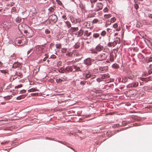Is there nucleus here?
Wrapping results in <instances>:
<instances>
[{
    "mask_svg": "<svg viewBox=\"0 0 152 152\" xmlns=\"http://www.w3.org/2000/svg\"><path fill=\"white\" fill-rule=\"evenodd\" d=\"M87 81H81L80 82V84L83 85H85Z\"/></svg>",
    "mask_w": 152,
    "mask_h": 152,
    "instance_id": "obj_39",
    "label": "nucleus"
},
{
    "mask_svg": "<svg viewBox=\"0 0 152 152\" xmlns=\"http://www.w3.org/2000/svg\"><path fill=\"white\" fill-rule=\"evenodd\" d=\"M58 71L61 73H64L65 72V70L62 67H61L58 69Z\"/></svg>",
    "mask_w": 152,
    "mask_h": 152,
    "instance_id": "obj_26",
    "label": "nucleus"
},
{
    "mask_svg": "<svg viewBox=\"0 0 152 152\" xmlns=\"http://www.w3.org/2000/svg\"><path fill=\"white\" fill-rule=\"evenodd\" d=\"M138 82H135L132 83V84L131 85V86L134 87H136L138 86Z\"/></svg>",
    "mask_w": 152,
    "mask_h": 152,
    "instance_id": "obj_20",
    "label": "nucleus"
},
{
    "mask_svg": "<svg viewBox=\"0 0 152 152\" xmlns=\"http://www.w3.org/2000/svg\"><path fill=\"white\" fill-rule=\"evenodd\" d=\"M66 24V25L67 27L68 28L71 27V24L68 21H66V22H65Z\"/></svg>",
    "mask_w": 152,
    "mask_h": 152,
    "instance_id": "obj_28",
    "label": "nucleus"
},
{
    "mask_svg": "<svg viewBox=\"0 0 152 152\" xmlns=\"http://www.w3.org/2000/svg\"><path fill=\"white\" fill-rule=\"evenodd\" d=\"M56 58V56L54 55V54H52L51 55L50 57L49 58V59H50V58L55 59Z\"/></svg>",
    "mask_w": 152,
    "mask_h": 152,
    "instance_id": "obj_35",
    "label": "nucleus"
},
{
    "mask_svg": "<svg viewBox=\"0 0 152 152\" xmlns=\"http://www.w3.org/2000/svg\"><path fill=\"white\" fill-rule=\"evenodd\" d=\"M48 57L46 56L45 57H44V58H43V61H45L46 60L47 58Z\"/></svg>",
    "mask_w": 152,
    "mask_h": 152,
    "instance_id": "obj_61",
    "label": "nucleus"
},
{
    "mask_svg": "<svg viewBox=\"0 0 152 152\" xmlns=\"http://www.w3.org/2000/svg\"><path fill=\"white\" fill-rule=\"evenodd\" d=\"M26 90L23 89V90H21V91H20V94L25 93H26Z\"/></svg>",
    "mask_w": 152,
    "mask_h": 152,
    "instance_id": "obj_44",
    "label": "nucleus"
},
{
    "mask_svg": "<svg viewBox=\"0 0 152 152\" xmlns=\"http://www.w3.org/2000/svg\"><path fill=\"white\" fill-rule=\"evenodd\" d=\"M62 80L61 79H60V78H59L58 79H57L56 80V81L57 82V83H58L60 82H61V81H62Z\"/></svg>",
    "mask_w": 152,
    "mask_h": 152,
    "instance_id": "obj_52",
    "label": "nucleus"
},
{
    "mask_svg": "<svg viewBox=\"0 0 152 152\" xmlns=\"http://www.w3.org/2000/svg\"><path fill=\"white\" fill-rule=\"evenodd\" d=\"M57 142H59V143H62L63 144H65L64 142H63V141L58 140V141H57Z\"/></svg>",
    "mask_w": 152,
    "mask_h": 152,
    "instance_id": "obj_62",
    "label": "nucleus"
},
{
    "mask_svg": "<svg viewBox=\"0 0 152 152\" xmlns=\"http://www.w3.org/2000/svg\"><path fill=\"white\" fill-rule=\"evenodd\" d=\"M116 20V19L115 17L112 18L110 19V22H114Z\"/></svg>",
    "mask_w": 152,
    "mask_h": 152,
    "instance_id": "obj_41",
    "label": "nucleus"
},
{
    "mask_svg": "<svg viewBox=\"0 0 152 152\" xmlns=\"http://www.w3.org/2000/svg\"><path fill=\"white\" fill-rule=\"evenodd\" d=\"M108 46L111 47L112 46V44L111 42H109L108 44Z\"/></svg>",
    "mask_w": 152,
    "mask_h": 152,
    "instance_id": "obj_64",
    "label": "nucleus"
},
{
    "mask_svg": "<svg viewBox=\"0 0 152 152\" xmlns=\"http://www.w3.org/2000/svg\"><path fill=\"white\" fill-rule=\"evenodd\" d=\"M0 71L1 73L4 74H6L7 72V71L5 70H1Z\"/></svg>",
    "mask_w": 152,
    "mask_h": 152,
    "instance_id": "obj_42",
    "label": "nucleus"
},
{
    "mask_svg": "<svg viewBox=\"0 0 152 152\" xmlns=\"http://www.w3.org/2000/svg\"><path fill=\"white\" fill-rule=\"evenodd\" d=\"M96 6L97 8L96 10V11H98L100 10H102L103 8V6L102 4L100 2L97 3L96 4Z\"/></svg>",
    "mask_w": 152,
    "mask_h": 152,
    "instance_id": "obj_5",
    "label": "nucleus"
},
{
    "mask_svg": "<svg viewBox=\"0 0 152 152\" xmlns=\"http://www.w3.org/2000/svg\"><path fill=\"white\" fill-rule=\"evenodd\" d=\"M79 29L78 27H71V31L73 32H75L76 31L78 30Z\"/></svg>",
    "mask_w": 152,
    "mask_h": 152,
    "instance_id": "obj_21",
    "label": "nucleus"
},
{
    "mask_svg": "<svg viewBox=\"0 0 152 152\" xmlns=\"http://www.w3.org/2000/svg\"><path fill=\"white\" fill-rule=\"evenodd\" d=\"M107 69L108 67L107 66L100 67L99 68V70L100 72L101 73H104L105 72Z\"/></svg>",
    "mask_w": 152,
    "mask_h": 152,
    "instance_id": "obj_7",
    "label": "nucleus"
},
{
    "mask_svg": "<svg viewBox=\"0 0 152 152\" xmlns=\"http://www.w3.org/2000/svg\"><path fill=\"white\" fill-rule=\"evenodd\" d=\"M109 77V76L106 74H104L102 76V78L103 79H107Z\"/></svg>",
    "mask_w": 152,
    "mask_h": 152,
    "instance_id": "obj_29",
    "label": "nucleus"
},
{
    "mask_svg": "<svg viewBox=\"0 0 152 152\" xmlns=\"http://www.w3.org/2000/svg\"><path fill=\"white\" fill-rule=\"evenodd\" d=\"M91 74L90 72H86L84 74V76L85 77L86 79H88L91 78Z\"/></svg>",
    "mask_w": 152,
    "mask_h": 152,
    "instance_id": "obj_14",
    "label": "nucleus"
},
{
    "mask_svg": "<svg viewBox=\"0 0 152 152\" xmlns=\"http://www.w3.org/2000/svg\"><path fill=\"white\" fill-rule=\"evenodd\" d=\"M114 55L116 56V54L114 52L113 53V52H111L110 54V60L111 62H113L114 61V59L115 57L114 56Z\"/></svg>",
    "mask_w": 152,
    "mask_h": 152,
    "instance_id": "obj_8",
    "label": "nucleus"
},
{
    "mask_svg": "<svg viewBox=\"0 0 152 152\" xmlns=\"http://www.w3.org/2000/svg\"><path fill=\"white\" fill-rule=\"evenodd\" d=\"M16 74L18 76H20L21 75L20 73L19 72H16Z\"/></svg>",
    "mask_w": 152,
    "mask_h": 152,
    "instance_id": "obj_63",
    "label": "nucleus"
},
{
    "mask_svg": "<svg viewBox=\"0 0 152 152\" xmlns=\"http://www.w3.org/2000/svg\"><path fill=\"white\" fill-rule=\"evenodd\" d=\"M118 26V24L117 23H115L114 24H113V27L114 28H116Z\"/></svg>",
    "mask_w": 152,
    "mask_h": 152,
    "instance_id": "obj_50",
    "label": "nucleus"
},
{
    "mask_svg": "<svg viewBox=\"0 0 152 152\" xmlns=\"http://www.w3.org/2000/svg\"><path fill=\"white\" fill-rule=\"evenodd\" d=\"M127 78H128L127 77H125L123 79V80H124V82H125L127 81Z\"/></svg>",
    "mask_w": 152,
    "mask_h": 152,
    "instance_id": "obj_59",
    "label": "nucleus"
},
{
    "mask_svg": "<svg viewBox=\"0 0 152 152\" xmlns=\"http://www.w3.org/2000/svg\"><path fill=\"white\" fill-rule=\"evenodd\" d=\"M106 32L105 31H103L101 33V35L102 36H104L106 34Z\"/></svg>",
    "mask_w": 152,
    "mask_h": 152,
    "instance_id": "obj_36",
    "label": "nucleus"
},
{
    "mask_svg": "<svg viewBox=\"0 0 152 152\" xmlns=\"http://www.w3.org/2000/svg\"><path fill=\"white\" fill-rule=\"evenodd\" d=\"M83 30L80 29L78 31L76 32L75 33H74V34H75V35L77 36V37H79L82 35L83 34Z\"/></svg>",
    "mask_w": 152,
    "mask_h": 152,
    "instance_id": "obj_9",
    "label": "nucleus"
},
{
    "mask_svg": "<svg viewBox=\"0 0 152 152\" xmlns=\"http://www.w3.org/2000/svg\"><path fill=\"white\" fill-rule=\"evenodd\" d=\"M72 22L73 23H76L77 22V20L75 18L72 17L70 18Z\"/></svg>",
    "mask_w": 152,
    "mask_h": 152,
    "instance_id": "obj_19",
    "label": "nucleus"
},
{
    "mask_svg": "<svg viewBox=\"0 0 152 152\" xmlns=\"http://www.w3.org/2000/svg\"><path fill=\"white\" fill-rule=\"evenodd\" d=\"M45 32V33L46 34H49L50 33V31L48 29H46Z\"/></svg>",
    "mask_w": 152,
    "mask_h": 152,
    "instance_id": "obj_45",
    "label": "nucleus"
},
{
    "mask_svg": "<svg viewBox=\"0 0 152 152\" xmlns=\"http://www.w3.org/2000/svg\"><path fill=\"white\" fill-rule=\"evenodd\" d=\"M57 3L59 5L62 6L63 4L61 2L60 0H56Z\"/></svg>",
    "mask_w": 152,
    "mask_h": 152,
    "instance_id": "obj_33",
    "label": "nucleus"
},
{
    "mask_svg": "<svg viewBox=\"0 0 152 152\" xmlns=\"http://www.w3.org/2000/svg\"><path fill=\"white\" fill-rule=\"evenodd\" d=\"M107 1L110 4H112L113 2V0H107Z\"/></svg>",
    "mask_w": 152,
    "mask_h": 152,
    "instance_id": "obj_56",
    "label": "nucleus"
},
{
    "mask_svg": "<svg viewBox=\"0 0 152 152\" xmlns=\"http://www.w3.org/2000/svg\"><path fill=\"white\" fill-rule=\"evenodd\" d=\"M49 19L52 22L55 23L58 20L57 16L55 15L52 14L50 15L49 18Z\"/></svg>",
    "mask_w": 152,
    "mask_h": 152,
    "instance_id": "obj_3",
    "label": "nucleus"
},
{
    "mask_svg": "<svg viewBox=\"0 0 152 152\" xmlns=\"http://www.w3.org/2000/svg\"><path fill=\"white\" fill-rule=\"evenodd\" d=\"M103 46L101 45L100 44H98L95 47V49L97 50V52L101 51L103 50Z\"/></svg>",
    "mask_w": 152,
    "mask_h": 152,
    "instance_id": "obj_6",
    "label": "nucleus"
},
{
    "mask_svg": "<svg viewBox=\"0 0 152 152\" xmlns=\"http://www.w3.org/2000/svg\"><path fill=\"white\" fill-rule=\"evenodd\" d=\"M91 32H88V30H86L84 32V36L86 37H89L91 34Z\"/></svg>",
    "mask_w": 152,
    "mask_h": 152,
    "instance_id": "obj_15",
    "label": "nucleus"
},
{
    "mask_svg": "<svg viewBox=\"0 0 152 152\" xmlns=\"http://www.w3.org/2000/svg\"><path fill=\"white\" fill-rule=\"evenodd\" d=\"M117 43H119V42L118 40H115L113 43V47L115 46Z\"/></svg>",
    "mask_w": 152,
    "mask_h": 152,
    "instance_id": "obj_32",
    "label": "nucleus"
},
{
    "mask_svg": "<svg viewBox=\"0 0 152 152\" xmlns=\"http://www.w3.org/2000/svg\"><path fill=\"white\" fill-rule=\"evenodd\" d=\"M61 44L60 43L56 44V47L57 49H60L61 48Z\"/></svg>",
    "mask_w": 152,
    "mask_h": 152,
    "instance_id": "obj_27",
    "label": "nucleus"
},
{
    "mask_svg": "<svg viewBox=\"0 0 152 152\" xmlns=\"http://www.w3.org/2000/svg\"><path fill=\"white\" fill-rule=\"evenodd\" d=\"M27 42L26 39L24 37H22V39L21 45L25 44Z\"/></svg>",
    "mask_w": 152,
    "mask_h": 152,
    "instance_id": "obj_17",
    "label": "nucleus"
},
{
    "mask_svg": "<svg viewBox=\"0 0 152 152\" xmlns=\"http://www.w3.org/2000/svg\"><path fill=\"white\" fill-rule=\"evenodd\" d=\"M31 90L32 92L38 91L37 88H31Z\"/></svg>",
    "mask_w": 152,
    "mask_h": 152,
    "instance_id": "obj_49",
    "label": "nucleus"
},
{
    "mask_svg": "<svg viewBox=\"0 0 152 152\" xmlns=\"http://www.w3.org/2000/svg\"><path fill=\"white\" fill-rule=\"evenodd\" d=\"M22 37L19 38H16L15 40V42L16 44H21Z\"/></svg>",
    "mask_w": 152,
    "mask_h": 152,
    "instance_id": "obj_11",
    "label": "nucleus"
},
{
    "mask_svg": "<svg viewBox=\"0 0 152 152\" xmlns=\"http://www.w3.org/2000/svg\"><path fill=\"white\" fill-rule=\"evenodd\" d=\"M98 20L97 19H94L93 21H92V23H96L98 22Z\"/></svg>",
    "mask_w": 152,
    "mask_h": 152,
    "instance_id": "obj_48",
    "label": "nucleus"
},
{
    "mask_svg": "<svg viewBox=\"0 0 152 152\" xmlns=\"http://www.w3.org/2000/svg\"><path fill=\"white\" fill-rule=\"evenodd\" d=\"M48 10L51 12H52L54 10V9L53 7H51L48 9Z\"/></svg>",
    "mask_w": 152,
    "mask_h": 152,
    "instance_id": "obj_43",
    "label": "nucleus"
},
{
    "mask_svg": "<svg viewBox=\"0 0 152 152\" xmlns=\"http://www.w3.org/2000/svg\"><path fill=\"white\" fill-rule=\"evenodd\" d=\"M26 96H27L26 95H20L17 97L16 99L17 100H20L22 99H24Z\"/></svg>",
    "mask_w": 152,
    "mask_h": 152,
    "instance_id": "obj_18",
    "label": "nucleus"
},
{
    "mask_svg": "<svg viewBox=\"0 0 152 152\" xmlns=\"http://www.w3.org/2000/svg\"><path fill=\"white\" fill-rule=\"evenodd\" d=\"M104 16L105 18H110L111 17V15L110 14L105 15Z\"/></svg>",
    "mask_w": 152,
    "mask_h": 152,
    "instance_id": "obj_34",
    "label": "nucleus"
},
{
    "mask_svg": "<svg viewBox=\"0 0 152 152\" xmlns=\"http://www.w3.org/2000/svg\"><path fill=\"white\" fill-rule=\"evenodd\" d=\"M7 143H8V142L7 141L3 142L1 143V144H3V145Z\"/></svg>",
    "mask_w": 152,
    "mask_h": 152,
    "instance_id": "obj_60",
    "label": "nucleus"
},
{
    "mask_svg": "<svg viewBox=\"0 0 152 152\" xmlns=\"http://www.w3.org/2000/svg\"><path fill=\"white\" fill-rule=\"evenodd\" d=\"M139 6L136 3L134 4V8L136 10H137L139 8Z\"/></svg>",
    "mask_w": 152,
    "mask_h": 152,
    "instance_id": "obj_38",
    "label": "nucleus"
},
{
    "mask_svg": "<svg viewBox=\"0 0 152 152\" xmlns=\"http://www.w3.org/2000/svg\"><path fill=\"white\" fill-rule=\"evenodd\" d=\"M22 85L21 84H20V85H18L17 86H15V88H20V87H22Z\"/></svg>",
    "mask_w": 152,
    "mask_h": 152,
    "instance_id": "obj_47",
    "label": "nucleus"
},
{
    "mask_svg": "<svg viewBox=\"0 0 152 152\" xmlns=\"http://www.w3.org/2000/svg\"><path fill=\"white\" fill-rule=\"evenodd\" d=\"M127 77V78L129 79L133 80L134 78V76L133 75L132 73L130 72L128 74Z\"/></svg>",
    "mask_w": 152,
    "mask_h": 152,
    "instance_id": "obj_13",
    "label": "nucleus"
},
{
    "mask_svg": "<svg viewBox=\"0 0 152 152\" xmlns=\"http://www.w3.org/2000/svg\"><path fill=\"white\" fill-rule=\"evenodd\" d=\"M21 19L19 17H18L15 20V21L17 23H19L21 22Z\"/></svg>",
    "mask_w": 152,
    "mask_h": 152,
    "instance_id": "obj_24",
    "label": "nucleus"
},
{
    "mask_svg": "<svg viewBox=\"0 0 152 152\" xmlns=\"http://www.w3.org/2000/svg\"><path fill=\"white\" fill-rule=\"evenodd\" d=\"M148 73L149 74H151L152 73V69H150L148 70Z\"/></svg>",
    "mask_w": 152,
    "mask_h": 152,
    "instance_id": "obj_55",
    "label": "nucleus"
},
{
    "mask_svg": "<svg viewBox=\"0 0 152 152\" xmlns=\"http://www.w3.org/2000/svg\"><path fill=\"white\" fill-rule=\"evenodd\" d=\"M148 17L152 19V14L151 13H148Z\"/></svg>",
    "mask_w": 152,
    "mask_h": 152,
    "instance_id": "obj_51",
    "label": "nucleus"
},
{
    "mask_svg": "<svg viewBox=\"0 0 152 152\" xmlns=\"http://www.w3.org/2000/svg\"><path fill=\"white\" fill-rule=\"evenodd\" d=\"M62 18L64 20H66L67 19L65 15H63L62 16Z\"/></svg>",
    "mask_w": 152,
    "mask_h": 152,
    "instance_id": "obj_53",
    "label": "nucleus"
},
{
    "mask_svg": "<svg viewBox=\"0 0 152 152\" xmlns=\"http://www.w3.org/2000/svg\"><path fill=\"white\" fill-rule=\"evenodd\" d=\"M94 81V80H93L92 81H91L90 80L86 82L88 86L91 85L92 83Z\"/></svg>",
    "mask_w": 152,
    "mask_h": 152,
    "instance_id": "obj_30",
    "label": "nucleus"
},
{
    "mask_svg": "<svg viewBox=\"0 0 152 152\" xmlns=\"http://www.w3.org/2000/svg\"><path fill=\"white\" fill-rule=\"evenodd\" d=\"M107 57V55L104 53H101L98 55H95L96 59L98 61H102L105 60Z\"/></svg>",
    "mask_w": 152,
    "mask_h": 152,
    "instance_id": "obj_1",
    "label": "nucleus"
},
{
    "mask_svg": "<svg viewBox=\"0 0 152 152\" xmlns=\"http://www.w3.org/2000/svg\"><path fill=\"white\" fill-rule=\"evenodd\" d=\"M96 77V76L95 75H93L92 74H91V79H93L94 78Z\"/></svg>",
    "mask_w": 152,
    "mask_h": 152,
    "instance_id": "obj_54",
    "label": "nucleus"
},
{
    "mask_svg": "<svg viewBox=\"0 0 152 152\" xmlns=\"http://www.w3.org/2000/svg\"><path fill=\"white\" fill-rule=\"evenodd\" d=\"M3 6L1 2H0V11H1V8H2Z\"/></svg>",
    "mask_w": 152,
    "mask_h": 152,
    "instance_id": "obj_57",
    "label": "nucleus"
},
{
    "mask_svg": "<svg viewBox=\"0 0 152 152\" xmlns=\"http://www.w3.org/2000/svg\"><path fill=\"white\" fill-rule=\"evenodd\" d=\"M12 97V96L11 95L7 96H4V98L6 100H8L10 99H11Z\"/></svg>",
    "mask_w": 152,
    "mask_h": 152,
    "instance_id": "obj_31",
    "label": "nucleus"
},
{
    "mask_svg": "<svg viewBox=\"0 0 152 152\" xmlns=\"http://www.w3.org/2000/svg\"><path fill=\"white\" fill-rule=\"evenodd\" d=\"M99 36V34L97 33H94L93 34V37L94 38L96 39Z\"/></svg>",
    "mask_w": 152,
    "mask_h": 152,
    "instance_id": "obj_25",
    "label": "nucleus"
},
{
    "mask_svg": "<svg viewBox=\"0 0 152 152\" xmlns=\"http://www.w3.org/2000/svg\"><path fill=\"white\" fill-rule=\"evenodd\" d=\"M90 1L91 3H92L96 2L97 0H90Z\"/></svg>",
    "mask_w": 152,
    "mask_h": 152,
    "instance_id": "obj_58",
    "label": "nucleus"
},
{
    "mask_svg": "<svg viewBox=\"0 0 152 152\" xmlns=\"http://www.w3.org/2000/svg\"><path fill=\"white\" fill-rule=\"evenodd\" d=\"M83 65H81L80 67L77 66H74L73 67L75 69V71H84V70L83 69Z\"/></svg>",
    "mask_w": 152,
    "mask_h": 152,
    "instance_id": "obj_4",
    "label": "nucleus"
},
{
    "mask_svg": "<svg viewBox=\"0 0 152 152\" xmlns=\"http://www.w3.org/2000/svg\"><path fill=\"white\" fill-rule=\"evenodd\" d=\"M90 51L92 53L97 54L98 53V52L95 48V49H91Z\"/></svg>",
    "mask_w": 152,
    "mask_h": 152,
    "instance_id": "obj_22",
    "label": "nucleus"
},
{
    "mask_svg": "<svg viewBox=\"0 0 152 152\" xmlns=\"http://www.w3.org/2000/svg\"><path fill=\"white\" fill-rule=\"evenodd\" d=\"M73 71V69L72 66H68L66 67L65 69V72L66 73L72 72Z\"/></svg>",
    "mask_w": 152,
    "mask_h": 152,
    "instance_id": "obj_12",
    "label": "nucleus"
},
{
    "mask_svg": "<svg viewBox=\"0 0 152 152\" xmlns=\"http://www.w3.org/2000/svg\"><path fill=\"white\" fill-rule=\"evenodd\" d=\"M94 60L91 58H88L84 61V64L87 66H90L92 64V62H94Z\"/></svg>",
    "mask_w": 152,
    "mask_h": 152,
    "instance_id": "obj_2",
    "label": "nucleus"
},
{
    "mask_svg": "<svg viewBox=\"0 0 152 152\" xmlns=\"http://www.w3.org/2000/svg\"><path fill=\"white\" fill-rule=\"evenodd\" d=\"M147 61H148V62L152 61V58L151 57L148 58L147 60Z\"/></svg>",
    "mask_w": 152,
    "mask_h": 152,
    "instance_id": "obj_46",
    "label": "nucleus"
},
{
    "mask_svg": "<svg viewBox=\"0 0 152 152\" xmlns=\"http://www.w3.org/2000/svg\"><path fill=\"white\" fill-rule=\"evenodd\" d=\"M112 68L115 69H117L119 67V66L118 64L116 63H115L113 64L112 66Z\"/></svg>",
    "mask_w": 152,
    "mask_h": 152,
    "instance_id": "obj_23",
    "label": "nucleus"
},
{
    "mask_svg": "<svg viewBox=\"0 0 152 152\" xmlns=\"http://www.w3.org/2000/svg\"><path fill=\"white\" fill-rule=\"evenodd\" d=\"M33 51L32 48L31 49L27 52V56L28 57L33 53Z\"/></svg>",
    "mask_w": 152,
    "mask_h": 152,
    "instance_id": "obj_16",
    "label": "nucleus"
},
{
    "mask_svg": "<svg viewBox=\"0 0 152 152\" xmlns=\"http://www.w3.org/2000/svg\"><path fill=\"white\" fill-rule=\"evenodd\" d=\"M20 65V64L18 61L15 62L12 65V67L13 68H16L19 67Z\"/></svg>",
    "mask_w": 152,
    "mask_h": 152,
    "instance_id": "obj_10",
    "label": "nucleus"
},
{
    "mask_svg": "<svg viewBox=\"0 0 152 152\" xmlns=\"http://www.w3.org/2000/svg\"><path fill=\"white\" fill-rule=\"evenodd\" d=\"M67 49L66 48H62L61 49V51L62 53H64L66 52V51Z\"/></svg>",
    "mask_w": 152,
    "mask_h": 152,
    "instance_id": "obj_40",
    "label": "nucleus"
},
{
    "mask_svg": "<svg viewBox=\"0 0 152 152\" xmlns=\"http://www.w3.org/2000/svg\"><path fill=\"white\" fill-rule=\"evenodd\" d=\"M38 95V93H32L30 94V95L32 96H37Z\"/></svg>",
    "mask_w": 152,
    "mask_h": 152,
    "instance_id": "obj_37",
    "label": "nucleus"
}]
</instances>
